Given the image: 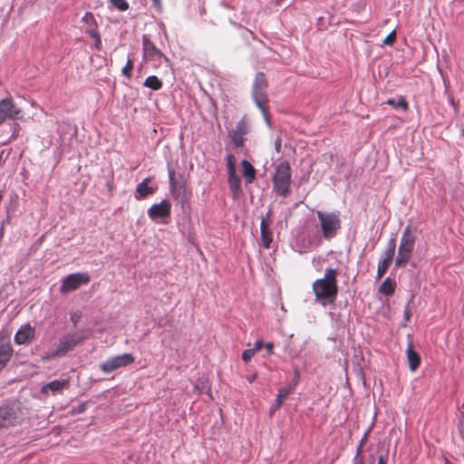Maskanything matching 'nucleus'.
Segmentation results:
<instances>
[{"label": "nucleus", "mask_w": 464, "mask_h": 464, "mask_svg": "<svg viewBox=\"0 0 464 464\" xmlns=\"http://www.w3.org/2000/svg\"><path fill=\"white\" fill-rule=\"evenodd\" d=\"M72 321L74 325L78 323V319L73 317V316L72 317Z\"/></svg>", "instance_id": "nucleus-46"}, {"label": "nucleus", "mask_w": 464, "mask_h": 464, "mask_svg": "<svg viewBox=\"0 0 464 464\" xmlns=\"http://www.w3.org/2000/svg\"><path fill=\"white\" fill-rule=\"evenodd\" d=\"M265 347H266L268 354H273L274 353V343H266Z\"/></svg>", "instance_id": "nucleus-40"}, {"label": "nucleus", "mask_w": 464, "mask_h": 464, "mask_svg": "<svg viewBox=\"0 0 464 464\" xmlns=\"http://www.w3.org/2000/svg\"><path fill=\"white\" fill-rule=\"evenodd\" d=\"M242 176L245 179L246 184L252 183L256 175V170L254 166L246 160L241 161Z\"/></svg>", "instance_id": "nucleus-18"}, {"label": "nucleus", "mask_w": 464, "mask_h": 464, "mask_svg": "<svg viewBox=\"0 0 464 464\" xmlns=\"http://www.w3.org/2000/svg\"><path fill=\"white\" fill-rule=\"evenodd\" d=\"M3 229H4V227L2 226L1 227V232H0L1 234L3 233Z\"/></svg>", "instance_id": "nucleus-48"}, {"label": "nucleus", "mask_w": 464, "mask_h": 464, "mask_svg": "<svg viewBox=\"0 0 464 464\" xmlns=\"http://www.w3.org/2000/svg\"><path fill=\"white\" fill-rule=\"evenodd\" d=\"M264 346V343L262 340H257L255 344H254V347L252 348L254 352L257 353L258 351H260Z\"/></svg>", "instance_id": "nucleus-37"}, {"label": "nucleus", "mask_w": 464, "mask_h": 464, "mask_svg": "<svg viewBox=\"0 0 464 464\" xmlns=\"http://www.w3.org/2000/svg\"><path fill=\"white\" fill-rule=\"evenodd\" d=\"M175 176H176L175 169H169V182L170 191L176 199L184 201L186 198V188L183 185L178 187Z\"/></svg>", "instance_id": "nucleus-15"}, {"label": "nucleus", "mask_w": 464, "mask_h": 464, "mask_svg": "<svg viewBox=\"0 0 464 464\" xmlns=\"http://www.w3.org/2000/svg\"><path fill=\"white\" fill-rule=\"evenodd\" d=\"M378 464H387V460L383 456H379Z\"/></svg>", "instance_id": "nucleus-42"}, {"label": "nucleus", "mask_w": 464, "mask_h": 464, "mask_svg": "<svg viewBox=\"0 0 464 464\" xmlns=\"http://www.w3.org/2000/svg\"><path fill=\"white\" fill-rule=\"evenodd\" d=\"M90 282V276L86 273L70 274L63 278L60 286L61 293H68L78 289L81 285Z\"/></svg>", "instance_id": "nucleus-9"}, {"label": "nucleus", "mask_w": 464, "mask_h": 464, "mask_svg": "<svg viewBox=\"0 0 464 464\" xmlns=\"http://www.w3.org/2000/svg\"><path fill=\"white\" fill-rule=\"evenodd\" d=\"M0 111L5 120L15 121L22 118V110L11 97L0 100Z\"/></svg>", "instance_id": "nucleus-11"}, {"label": "nucleus", "mask_w": 464, "mask_h": 464, "mask_svg": "<svg viewBox=\"0 0 464 464\" xmlns=\"http://www.w3.org/2000/svg\"><path fill=\"white\" fill-rule=\"evenodd\" d=\"M233 182H234V190L235 189H238L239 187H240V179L236 176V173L234 172V179H233Z\"/></svg>", "instance_id": "nucleus-39"}, {"label": "nucleus", "mask_w": 464, "mask_h": 464, "mask_svg": "<svg viewBox=\"0 0 464 464\" xmlns=\"http://www.w3.org/2000/svg\"><path fill=\"white\" fill-rule=\"evenodd\" d=\"M13 355V348L9 343L0 344V371L5 368Z\"/></svg>", "instance_id": "nucleus-20"}, {"label": "nucleus", "mask_w": 464, "mask_h": 464, "mask_svg": "<svg viewBox=\"0 0 464 464\" xmlns=\"http://www.w3.org/2000/svg\"><path fill=\"white\" fill-rule=\"evenodd\" d=\"M82 22L85 23V24L87 25L85 33L89 35L91 31H97V23L94 15L92 13H86L85 15L82 17Z\"/></svg>", "instance_id": "nucleus-24"}, {"label": "nucleus", "mask_w": 464, "mask_h": 464, "mask_svg": "<svg viewBox=\"0 0 464 464\" xmlns=\"http://www.w3.org/2000/svg\"><path fill=\"white\" fill-rule=\"evenodd\" d=\"M416 229L411 226H407L402 233L398 256L395 260L397 267H404L410 261L416 241Z\"/></svg>", "instance_id": "nucleus-3"}, {"label": "nucleus", "mask_w": 464, "mask_h": 464, "mask_svg": "<svg viewBox=\"0 0 464 464\" xmlns=\"http://www.w3.org/2000/svg\"><path fill=\"white\" fill-rule=\"evenodd\" d=\"M387 103L392 105L393 108H402L404 111H407L409 109V104L407 101L403 97H400L398 102H396L394 99H389L387 101Z\"/></svg>", "instance_id": "nucleus-27"}, {"label": "nucleus", "mask_w": 464, "mask_h": 464, "mask_svg": "<svg viewBox=\"0 0 464 464\" xmlns=\"http://www.w3.org/2000/svg\"><path fill=\"white\" fill-rule=\"evenodd\" d=\"M338 271L334 268H326L323 278L316 279L313 283V292L315 300L326 306L335 302L338 295Z\"/></svg>", "instance_id": "nucleus-1"}, {"label": "nucleus", "mask_w": 464, "mask_h": 464, "mask_svg": "<svg viewBox=\"0 0 464 464\" xmlns=\"http://www.w3.org/2000/svg\"><path fill=\"white\" fill-rule=\"evenodd\" d=\"M281 149H282V140H281V138L278 137L275 140V150L277 153H279L281 151Z\"/></svg>", "instance_id": "nucleus-38"}, {"label": "nucleus", "mask_w": 464, "mask_h": 464, "mask_svg": "<svg viewBox=\"0 0 464 464\" xmlns=\"http://www.w3.org/2000/svg\"><path fill=\"white\" fill-rule=\"evenodd\" d=\"M153 4L156 5V6H160V0H152Z\"/></svg>", "instance_id": "nucleus-45"}, {"label": "nucleus", "mask_w": 464, "mask_h": 464, "mask_svg": "<svg viewBox=\"0 0 464 464\" xmlns=\"http://www.w3.org/2000/svg\"><path fill=\"white\" fill-rule=\"evenodd\" d=\"M411 315V309L409 306H407L404 310V318H405L406 322H408L410 320Z\"/></svg>", "instance_id": "nucleus-41"}, {"label": "nucleus", "mask_w": 464, "mask_h": 464, "mask_svg": "<svg viewBox=\"0 0 464 464\" xmlns=\"http://www.w3.org/2000/svg\"><path fill=\"white\" fill-rule=\"evenodd\" d=\"M151 181L152 178L148 177L137 185L135 189V198L137 200L143 199L156 192L158 187L149 185Z\"/></svg>", "instance_id": "nucleus-14"}, {"label": "nucleus", "mask_w": 464, "mask_h": 464, "mask_svg": "<svg viewBox=\"0 0 464 464\" xmlns=\"http://www.w3.org/2000/svg\"><path fill=\"white\" fill-rule=\"evenodd\" d=\"M267 82L265 73L258 72L256 75L253 86V97L257 107L262 111L265 117L268 115V99L266 94Z\"/></svg>", "instance_id": "nucleus-6"}, {"label": "nucleus", "mask_w": 464, "mask_h": 464, "mask_svg": "<svg viewBox=\"0 0 464 464\" xmlns=\"http://www.w3.org/2000/svg\"><path fill=\"white\" fill-rule=\"evenodd\" d=\"M406 355L410 370L411 372H415L420 367V356L414 351L413 344L411 343H408Z\"/></svg>", "instance_id": "nucleus-17"}, {"label": "nucleus", "mask_w": 464, "mask_h": 464, "mask_svg": "<svg viewBox=\"0 0 464 464\" xmlns=\"http://www.w3.org/2000/svg\"><path fill=\"white\" fill-rule=\"evenodd\" d=\"M27 411L18 401L0 406V429L21 425L26 419Z\"/></svg>", "instance_id": "nucleus-2"}, {"label": "nucleus", "mask_w": 464, "mask_h": 464, "mask_svg": "<svg viewBox=\"0 0 464 464\" xmlns=\"http://www.w3.org/2000/svg\"><path fill=\"white\" fill-rule=\"evenodd\" d=\"M132 69H133V61L130 58H129L125 66L121 70V73L130 79L131 77Z\"/></svg>", "instance_id": "nucleus-31"}, {"label": "nucleus", "mask_w": 464, "mask_h": 464, "mask_svg": "<svg viewBox=\"0 0 464 464\" xmlns=\"http://www.w3.org/2000/svg\"><path fill=\"white\" fill-rule=\"evenodd\" d=\"M133 362L134 357L130 353H123L107 359L100 364V369L105 373H110L119 368L127 366Z\"/></svg>", "instance_id": "nucleus-10"}, {"label": "nucleus", "mask_w": 464, "mask_h": 464, "mask_svg": "<svg viewBox=\"0 0 464 464\" xmlns=\"http://www.w3.org/2000/svg\"><path fill=\"white\" fill-rule=\"evenodd\" d=\"M142 49L143 59L147 62H155L154 66L160 65L162 62L169 63L168 57H166L146 35L142 37Z\"/></svg>", "instance_id": "nucleus-8"}, {"label": "nucleus", "mask_w": 464, "mask_h": 464, "mask_svg": "<svg viewBox=\"0 0 464 464\" xmlns=\"http://www.w3.org/2000/svg\"><path fill=\"white\" fill-rule=\"evenodd\" d=\"M69 386V381L66 379L54 380L46 385L43 386L42 392H45L47 390H51L53 392H61Z\"/></svg>", "instance_id": "nucleus-21"}, {"label": "nucleus", "mask_w": 464, "mask_h": 464, "mask_svg": "<svg viewBox=\"0 0 464 464\" xmlns=\"http://www.w3.org/2000/svg\"><path fill=\"white\" fill-rule=\"evenodd\" d=\"M256 378V375H254L253 377H251V380L250 382H253V380Z\"/></svg>", "instance_id": "nucleus-47"}, {"label": "nucleus", "mask_w": 464, "mask_h": 464, "mask_svg": "<svg viewBox=\"0 0 464 464\" xmlns=\"http://www.w3.org/2000/svg\"><path fill=\"white\" fill-rule=\"evenodd\" d=\"M143 85L153 91H158L162 88L163 83L157 76L151 75L145 79Z\"/></svg>", "instance_id": "nucleus-25"}, {"label": "nucleus", "mask_w": 464, "mask_h": 464, "mask_svg": "<svg viewBox=\"0 0 464 464\" xmlns=\"http://www.w3.org/2000/svg\"><path fill=\"white\" fill-rule=\"evenodd\" d=\"M84 339L85 335H81L78 333L68 334L63 335L59 340L57 349L45 356L46 359L57 358L64 356L68 352L72 351L76 345L80 344Z\"/></svg>", "instance_id": "nucleus-7"}, {"label": "nucleus", "mask_w": 464, "mask_h": 464, "mask_svg": "<svg viewBox=\"0 0 464 464\" xmlns=\"http://www.w3.org/2000/svg\"><path fill=\"white\" fill-rule=\"evenodd\" d=\"M284 401L282 399H280L278 397V395H276V401L275 403L273 404L272 408H271V411H277L283 404Z\"/></svg>", "instance_id": "nucleus-36"}, {"label": "nucleus", "mask_w": 464, "mask_h": 464, "mask_svg": "<svg viewBox=\"0 0 464 464\" xmlns=\"http://www.w3.org/2000/svg\"><path fill=\"white\" fill-rule=\"evenodd\" d=\"M273 188L279 196L286 198L290 193L292 171L288 161L280 162L273 175Z\"/></svg>", "instance_id": "nucleus-4"}, {"label": "nucleus", "mask_w": 464, "mask_h": 464, "mask_svg": "<svg viewBox=\"0 0 464 464\" xmlns=\"http://www.w3.org/2000/svg\"><path fill=\"white\" fill-rule=\"evenodd\" d=\"M34 337V328L31 325L26 324L22 326L14 335V342L17 344H24Z\"/></svg>", "instance_id": "nucleus-16"}, {"label": "nucleus", "mask_w": 464, "mask_h": 464, "mask_svg": "<svg viewBox=\"0 0 464 464\" xmlns=\"http://www.w3.org/2000/svg\"><path fill=\"white\" fill-rule=\"evenodd\" d=\"M227 170V183L232 188V153H228L226 157Z\"/></svg>", "instance_id": "nucleus-30"}, {"label": "nucleus", "mask_w": 464, "mask_h": 464, "mask_svg": "<svg viewBox=\"0 0 464 464\" xmlns=\"http://www.w3.org/2000/svg\"><path fill=\"white\" fill-rule=\"evenodd\" d=\"M395 248H396V239L391 238L388 242L387 248L384 252V258L382 260L392 263V258L395 254Z\"/></svg>", "instance_id": "nucleus-26"}, {"label": "nucleus", "mask_w": 464, "mask_h": 464, "mask_svg": "<svg viewBox=\"0 0 464 464\" xmlns=\"http://www.w3.org/2000/svg\"><path fill=\"white\" fill-rule=\"evenodd\" d=\"M171 204L169 199H163L158 204H153L148 209V216L152 220L166 218L170 216Z\"/></svg>", "instance_id": "nucleus-12"}, {"label": "nucleus", "mask_w": 464, "mask_h": 464, "mask_svg": "<svg viewBox=\"0 0 464 464\" xmlns=\"http://www.w3.org/2000/svg\"><path fill=\"white\" fill-rule=\"evenodd\" d=\"M256 354V352L253 351V349H246L242 353V359L244 362H249L252 357Z\"/></svg>", "instance_id": "nucleus-35"}, {"label": "nucleus", "mask_w": 464, "mask_h": 464, "mask_svg": "<svg viewBox=\"0 0 464 464\" xmlns=\"http://www.w3.org/2000/svg\"><path fill=\"white\" fill-rule=\"evenodd\" d=\"M392 263L387 262L385 260H380L378 263V268H377V279H381L384 274L387 272L388 268L390 267Z\"/></svg>", "instance_id": "nucleus-28"}, {"label": "nucleus", "mask_w": 464, "mask_h": 464, "mask_svg": "<svg viewBox=\"0 0 464 464\" xmlns=\"http://www.w3.org/2000/svg\"><path fill=\"white\" fill-rule=\"evenodd\" d=\"M298 379H299V372L296 371L295 381L292 383H289L286 386L280 388L277 392L278 397L280 399H282L283 401H285L288 397V395L295 391V389L299 382Z\"/></svg>", "instance_id": "nucleus-22"}, {"label": "nucleus", "mask_w": 464, "mask_h": 464, "mask_svg": "<svg viewBox=\"0 0 464 464\" xmlns=\"http://www.w3.org/2000/svg\"><path fill=\"white\" fill-rule=\"evenodd\" d=\"M5 121V118L4 117V115L2 114V112L0 111V125Z\"/></svg>", "instance_id": "nucleus-44"}, {"label": "nucleus", "mask_w": 464, "mask_h": 464, "mask_svg": "<svg viewBox=\"0 0 464 464\" xmlns=\"http://www.w3.org/2000/svg\"><path fill=\"white\" fill-rule=\"evenodd\" d=\"M362 453V444L357 450L356 455L353 459V464H365L364 458L361 456Z\"/></svg>", "instance_id": "nucleus-34"}, {"label": "nucleus", "mask_w": 464, "mask_h": 464, "mask_svg": "<svg viewBox=\"0 0 464 464\" xmlns=\"http://www.w3.org/2000/svg\"><path fill=\"white\" fill-rule=\"evenodd\" d=\"M90 36L94 39L96 49L100 50L102 47V39L99 33L97 31H91Z\"/></svg>", "instance_id": "nucleus-33"}, {"label": "nucleus", "mask_w": 464, "mask_h": 464, "mask_svg": "<svg viewBox=\"0 0 464 464\" xmlns=\"http://www.w3.org/2000/svg\"><path fill=\"white\" fill-rule=\"evenodd\" d=\"M316 216L320 223V227L324 238L327 240L334 238L341 229L342 221L340 218V212H324L317 210Z\"/></svg>", "instance_id": "nucleus-5"}, {"label": "nucleus", "mask_w": 464, "mask_h": 464, "mask_svg": "<svg viewBox=\"0 0 464 464\" xmlns=\"http://www.w3.org/2000/svg\"><path fill=\"white\" fill-rule=\"evenodd\" d=\"M250 131V121L244 116L237 124V130H234V146L241 147L245 142L244 136Z\"/></svg>", "instance_id": "nucleus-13"}, {"label": "nucleus", "mask_w": 464, "mask_h": 464, "mask_svg": "<svg viewBox=\"0 0 464 464\" xmlns=\"http://www.w3.org/2000/svg\"><path fill=\"white\" fill-rule=\"evenodd\" d=\"M106 187H107V188H108L110 191H112V190H113V188H114V187H113V184H112V182H111V181H107V183H106Z\"/></svg>", "instance_id": "nucleus-43"}, {"label": "nucleus", "mask_w": 464, "mask_h": 464, "mask_svg": "<svg viewBox=\"0 0 464 464\" xmlns=\"http://www.w3.org/2000/svg\"><path fill=\"white\" fill-rule=\"evenodd\" d=\"M462 135L464 136V126H463V129H462Z\"/></svg>", "instance_id": "nucleus-49"}, {"label": "nucleus", "mask_w": 464, "mask_h": 464, "mask_svg": "<svg viewBox=\"0 0 464 464\" xmlns=\"http://www.w3.org/2000/svg\"><path fill=\"white\" fill-rule=\"evenodd\" d=\"M396 283L390 277H387L380 285L379 292L385 295H392L394 293Z\"/></svg>", "instance_id": "nucleus-23"}, {"label": "nucleus", "mask_w": 464, "mask_h": 464, "mask_svg": "<svg viewBox=\"0 0 464 464\" xmlns=\"http://www.w3.org/2000/svg\"><path fill=\"white\" fill-rule=\"evenodd\" d=\"M396 37H397L396 31L393 30L384 38V40L382 41V44L384 45L392 46L395 43Z\"/></svg>", "instance_id": "nucleus-32"}, {"label": "nucleus", "mask_w": 464, "mask_h": 464, "mask_svg": "<svg viewBox=\"0 0 464 464\" xmlns=\"http://www.w3.org/2000/svg\"><path fill=\"white\" fill-rule=\"evenodd\" d=\"M260 230L262 245L268 249L273 241V233L269 228L268 223L264 219L261 221Z\"/></svg>", "instance_id": "nucleus-19"}, {"label": "nucleus", "mask_w": 464, "mask_h": 464, "mask_svg": "<svg viewBox=\"0 0 464 464\" xmlns=\"http://www.w3.org/2000/svg\"><path fill=\"white\" fill-rule=\"evenodd\" d=\"M110 4L119 11H126L129 9V4L126 0H109Z\"/></svg>", "instance_id": "nucleus-29"}]
</instances>
